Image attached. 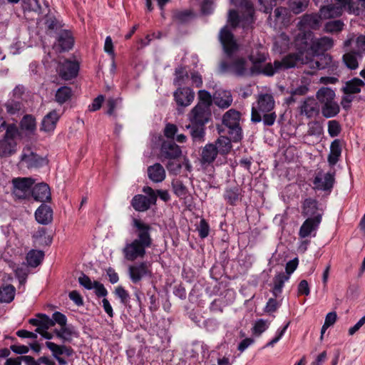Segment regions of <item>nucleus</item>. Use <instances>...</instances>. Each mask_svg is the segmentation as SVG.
<instances>
[{"mask_svg": "<svg viewBox=\"0 0 365 365\" xmlns=\"http://www.w3.org/2000/svg\"><path fill=\"white\" fill-rule=\"evenodd\" d=\"M133 223L137 230L138 238L130 243H128L123 248L125 257L130 261L143 258L145 255L146 248L150 247L152 245L150 235V226L138 219H133Z\"/></svg>", "mask_w": 365, "mask_h": 365, "instance_id": "f257e3e1", "label": "nucleus"}, {"mask_svg": "<svg viewBox=\"0 0 365 365\" xmlns=\"http://www.w3.org/2000/svg\"><path fill=\"white\" fill-rule=\"evenodd\" d=\"M213 99L207 90L197 91V101L187 114V119L193 125L204 126L211 118Z\"/></svg>", "mask_w": 365, "mask_h": 365, "instance_id": "f03ea898", "label": "nucleus"}, {"mask_svg": "<svg viewBox=\"0 0 365 365\" xmlns=\"http://www.w3.org/2000/svg\"><path fill=\"white\" fill-rule=\"evenodd\" d=\"M315 99L321 105V111L326 118H331L337 115L340 107L336 101L335 91L329 87L320 88L315 94Z\"/></svg>", "mask_w": 365, "mask_h": 365, "instance_id": "7ed1b4c3", "label": "nucleus"}, {"mask_svg": "<svg viewBox=\"0 0 365 365\" xmlns=\"http://www.w3.org/2000/svg\"><path fill=\"white\" fill-rule=\"evenodd\" d=\"M274 108V100L272 95L265 93L259 95L257 101L251 110V120L254 123L262 121V115L269 113Z\"/></svg>", "mask_w": 365, "mask_h": 365, "instance_id": "20e7f679", "label": "nucleus"}, {"mask_svg": "<svg viewBox=\"0 0 365 365\" xmlns=\"http://www.w3.org/2000/svg\"><path fill=\"white\" fill-rule=\"evenodd\" d=\"M240 113L234 109L227 110L222 117L223 124L229 128L228 133L234 142L242 138V129L240 126Z\"/></svg>", "mask_w": 365, "mask_h": 365, "instance_id": "39448f33", "label": "nucleus"}, {"mask_svg": "<svg viewBox=\"0 0 365 365\" xmlns=\"http://www.w3.org/2000/svg\"><path fill=\"white\" fill-rule=\"evenodd\" d=\"M19 131L16 125H9L6 130L4 138L0 140V156L8 157L16 151V138Z\"/></svg>", "mask_w": 365, "mask_h": 365, "instance_id": "423d86ee", "label": "nucleus"}, {"mask_svg": "<svg viewBox=\"0 0 365 365\" xmlns=\"http://www.w3.org/2000/svg\"><path fill=\"white\" fill-rule=\"evenodd\" d=\"M218 38L227 56L232 57L240 51V45L227 26H223L220 29Z\"/></svg>", "mask_w": 365, "mask_h": 365, "instance_id": "0eeeda50", "label": "nucleus"}, {"mask_svg": "<svg viewBox=\"0 0 365 365\" xmlns=\"http://www.w3.org/2000/svg\"><path fill=\"white\" fill-rule=\"evenodd\" d=\"M34 183L31 178H16L12 180L14 195L19 199L27 198L31 193V187Z\"/></svg>", "mask_w": 365, "mask_h": 365, "instance_id": "6e6552de", "label": "nucleus"}, {"mask_svg": "<svg viewBox=\"0 0 365 365\" xmlns=\"http://www.w3.org/2000/svg\"><path fill=\"white\" fill-rule=\"evenodd\" d=\"M298 110L300 115L312 119L319 115L321 109L315 98L309 96L301 101Z\"/></svg>", "mask_w": 365, "mask_h": 365, "instance_id": "1a4fd4ad", "label": "nucleus"}, {"mask_svg": "<svg viewBox=\"0 0 365 365\" xmlns=\"http://www.w3.org/2000/svg\"><path fill=\"white\" fill-rule=\"evenodd\" d=\"M294 37L292 45L299 53L302 54L311 50L314 34L312 31H298Z\"/></svg>", "mask_w": 365, "mask_h": 365, "instance_id": "9d476101", "label": "nucleus"}, {"mask_svg": "<svg viewBox=\"0 0 365 365\" xmlns=\"http://www.w3.org/2000/svg\"><path fill=\"white\" fill-rule=\"evenodd\" d=\"M128 274L131 281L137 283L145 277L152 276L151 265L146 262L133 264L128 267Z\"/></svg>", "mask_w": 365, "mask_h": 365, "instance_id": "9b49d317", "label": "nucleus"}, {"mask_svg": "<svg viewBox=\"0 0 365 365\" xmlns=\"http://www.w3.org/2000/svg\"><path fill=\"white\" fill-rule=\"evenodd\" d=\"M195 93L190 87L180 86L173 92V98L178 107L186 108L192 104Z\"/></svg>", "mask_w": 365, "mask_h": 365, "instance_id": "f8f14e48", "label": "nucleus"}, {"mask_svg": "<svg viewBox=\"0 0 365 365\" xmlns=\"http://www.w3.org/2000/svg\"><path fill=\"white\" fill-rule=\"evenodd\" d=\"M248 68L247 61L242 57L235 58L231 64L227 62H222L220 64V69L222 71H230L237 76H245L247 73Z\"/></svg>", "mask_w": 365, "mask_h": 365, "instance_id": "ddd939ff", "label": "nucleus"}, {"mask_svg": "<svg viewBox=\"0 0 365 365\" xmlns=\"http://www.w3.org/2000/svg\"><path fill=\"white\" fill-rule=\"evenodd\" d=\"M321 221L322 215H317L314 217H307L299 228V237L306 238L312 236L315 237L316 231L318 229Z\"/></svg>", "mask_w": 365, "mask_h": 365, "instance_id": "4468645a", "label": "nucleus"}, {"mask_svg": "<svg viewBox=\"0 0 365 365\" xmlns=\"http://www.w3.org/2000/svg\"><path fill=\"white\" fill-rule=\"evenodd\" d=\"M322 17L320 13L304 14L302 16L299 21L297 24L298 31H308L312 29H317L321 24Z\"/></svg>", "mask_w": 365, "mask_h": 365, "instance_id": "2eb2a0df", "label": "nucleus"}, {"mask_svg": "<svg viewBox=\"0 0 365 365\" xmlns=\"http://www.w3.org/2000/svg\"><path fill=\"white\" fill-rule=\"evenodd\" d=\"M79 65L76 61L64 60L58 63L57 71L59 76L64 80L75 78L78 73Z\"/></svg>", "mask_w": 365, "mask_h": 365, "instance_id": "dca6fc26", "label": "nucleus"}, {"mask_svg": "<svg viewBox=\"0 0 365 365\" xmlns=\"http://www.w3.org/2000/svg\"><path fill=\"white\" fill-rule=\"evenodd\" d=\"M290 16V11L287 8L279 6L274 9L273 15L269 16V21L274 27L287 26L289 23Z\"/></svg>", "mask_w": 365, "mask_h": 365, "instance_id": "f3484780", "label": "nucleus"}, {"mask_svg": "<svg viewBox=\"0 0 365 365\" xmlns=\"http://www.w3.org/2000/svg\"><path fill=\"white\" fill-rule=\"evenodd\" d=\"M334 182V173H324L322 171L317 173L313 181L314 189L323 191L330 190Z\"/></svg>", "mask_w": 365, "mask_h": 365, "instance_id": "a211bd4d", "label": "nucleus"}, {"mask_svg": "<svg viewBox=\"0 0 365 365\" xmlns=\"http://www.w3.org/2000/svg\"><path fill=\"white\" fill-rule=\"evenodd\" d=\"M334 46V40L331 37L323 36L316 38L314 37L311 51L314 55H318L330 50Z\"/></svg>", "mask_w": 365, "mask_h": 365, "instance_id": "6ab92c4d", "label": "nucleus"}, {"mask_svg": "<svg viewBox=\"0 0 365 365\" xmlns=\"http://www.w3.org/2000/svg\"><path fill=\"white\" fill-rule=\"evenodd\" d=\"M59 118V113L56 110H51L42 119L40 130L46 133L53 132Z\"/></svg>", "mask_w": 365, "mask_h": 365, "instance_id": "aec40b11", "label": "nucleus"}, {"mask_svg": "<svg viewBox=\"0 0 365 365\" xmlns=\"http://www.w3.org/2000/svg\"><path fill=\"white\" fill-rule=\"evenodd\" d=\"M21 161L29 168H38L44 163V159L33 153L29 148L24 149L21 155Z\"/></svg>", "mask_w": 365, "mask_h": 365, "instance_id": "412c9836", "label": "nucleus"}, {"mask_svg": "<svg viewBox=\"0 0 365 365\" xmlns=\"http://www.w3.org/2000/svg\"><path fill=\"white\" fill-rule=\"evenodd\" d=\"M73 43L74 38L71 31L68 30H61L59 31L56 46H58L61 51L70 50Z\"/></svg>", "mask_w": 365, "mask_h": 365, "instance_id": "4be33fe9", "label": "nucleus"}, {"mask_svg": "<svg viewBox=\"0 0 365 365\" xmlns=\"http://www.w3.org/2000/svg\"><path fill=\"white\" fill-rule=\"evenodd\" d=\"M182 166H185L186 170L189 172L192 170V165L186 156L183 157L182 162L180 160L179 158L168 160L166 168L170 173L176 175L180 173Z\"/></svg>", "mask_w": 365, "mask_h": 365, "instance_id": "5701e85b", "label": "nucleus"}, {"mask_svg": "<svg viewBox=\"0 0 365 365\" xmlns=\"http://www.w3.org/2000/svg\"><path fill=\"white\" fill-rule=\"evenodd\" d=\"M31 195L36 201L45 202L51 199L50 188L46 183L36 185L32 188Z\"/></svg>", "mask_w": 365, "mask_h": 365, "instance_id": "b1692460", "label": "nucleus"}, {"mask_svg": "<svg viewBox=\"0 0 365 365\" xmlns=\"http://www.w3.org/2000/svg\"><path fill=\"white\" fill-rule=\"evenodd\" d=\"M182 155V150L175 143H163L161 147V156L165 159L171 160L178 158Z\"/></svg>", "mask_w": 365, "mask_h": 365, "instance_id": "393cba45", "label": "nucleus"}, {"mask_svg": "<svg viewBox=\"0 0 365 365\" xmlns=\"http://www.w3.org/2000/svg\"><path fill=\"white\" fill-rule=\"evenodd\" d=\"M149 179L156 183L163 182L166 176L165 170L160 163H155L148 168Z\"/></svg>", "mask_w": 365, "mask_h": 365, "instance_id": "a878e982", "label": "nucleus"}, {"mask_svg": "<svg viewBox=\"0 0 365 365\" xmlns=\"http://www.w3.org/2000/svg\"><path fill=\"white\" fill-rule=\"evenodd\" d=\"M317 58L316 60L307 61L304 63L309 64L312 68L324 69L332 64V57L329 54L316 55Z\"/></svg>", "mask_w": 365, "mask_h": 365, "instance_id": "bb28decb", "label": "nucleus"}, {"mask_svg": "<svg viewBox=\"0 0 365 365\" xmlns=\"http://www.w3.org/2000/svg\"><path fill=\"white\" fill-rule=\"evenodd\" d=\"M53 211L51 208L42 204L36 211L35 217L38 222L47 225L52 220Z\"/></svg>", "mask_w": 365, "mask_h": 365, "instance_id": "cd10ccee", "label": "nucleus"}, {"mask_svg": "<svg viewBox=\"0 0 365 365\" xmlns=\"http://www.w3.org/2000/svg\"><path fill=\"white\" fill-rule=\"evenodd\" d=\"M153 200L154 197L148 199L145 195H137L132 200V205L135 210L143 212L148 210L151 205H155Z\"/></svg>", "mask_w": 365, "mask_h": 365, "instance_id": "c85d7f7f", "label": "nucleus"}, {"mask_svg": "<svg viewBox=\"0 0 365 365\" xmlns=\"http://www.w3.org/2000/svg\"><path fill=\"white\" fill-rule=\"evenodd\" d=\"M317 200L311 198L304 200L302 204V215L308 217H314L317 215H322L318 212Z\"/></svg>", "mask_w": 365, "mask_h": 365, "instance_id": "c756f323", "label": "nucleus"}, {"mask_svg": "<svg viewBox=\"0 0 365 365\" xmlns=\"http://www.w3.org/2000/svg\"><path fill=\"white\" fill-rule=\"evenodd\" d=\"M217 150L214 144H207L202 151L201 163L202 164H210L216 158Z\"/></svg>", "mask_w": 365, "mask_h": 365, "instance_id": "7c9ffc66", "label": "nucleus"}, {"mask_svg": "<svg viewBox=\"0 0 365 365\" xmlns=\"http://www.w3.org/2000/svg\"><path fill=\"white\" fill-rule=\"evenodd\" d=\"M20 127L26 135H32L36 130V118L31 115H26L21 119Z\"/></svg>", "mask_w": 365, "mask_h": 365, "instance_id": "2f4dec72", "label": "nucleus"}, {"mask_svg": "<svg viewBox=\"0 0 365 365\" xmlns=\"http://www.w3.org/2000/svg\"><path fill=\"white\" fill-rule=\"evenodd\" d=\"M354 41L355 48L358 53H365V35H359L356 38L353 34L350 35L344 42V47L348 48Z\"/></svg>", "mask_w": 365, "mask_h": 365, "instance_id": "473e14b6", "label": "nucleus"}, {"mask_svg": "<svg viewBox=\"0 0 365 365\" xmlns=\"http://www.w3.org/2000/svg\"><path fill=\"white\" fill-rule=\"evenodd\" d=\"M215 104L220 108H227L232 103V96L228 91H219L215 98Z\"/></svg>", "mask_w": 365, "mask_h": 365, "instance_id": "72a5a7b5", "label": "nucleus"}, {"mask_svg": "<svg viewBox=\"0 0 365 365\" xmlns=\"http://www.w3.org/2000/svg\"><path fill=\"white\" fill-rule=\"evenodd\" d=\"M364 86L365 84L363 81L359 78H354L346 83L343 88V91L346 94H355L359 93Z\"/></svg>", "mask_w": 365, "mask_h": 365, "instance_id": "f704fd0d", "label": "nucleus"}, {"mask_svg": "<svg viewBox=\"0 0 365 365\" xmlns=\"http://www.w3.org/2000/svg\"><path fill=\"white\" fill-rule=\"evenodd\" d=\"M319 13L323 19H334L342 15L336 4L322 6Z\"/></svg>", "mask_w": 365, "mask_h": 365, "instance_id": "c9c22d12", "label": "nucleus"}, {"mask_svg": "<svg viewBox=\"0 0 365 365\" xmlns=\"http://www.w3.org/2000/svg\"><path fill=\"white\" fill-rule=\"evenodd\" d=\"M341 146L337 140H334L330 145V151L328 155V163L331 166H334L339 161L341 155Z\"/></svg>", "mask_w": 365, "mask_h": 365, "instance_id": "e433bc0d", "label": "nucleus"}, {"mask_svg": "<svg viewBox=\"0 0 365 365\" xmlns=\"http://www.w3.org/2000/svg\"><path fill=\"white\" fill-rule=\"evenodd\" d=\"M335 4L340 9V11L343 14L344 11H346L350 14H359L360 9L355 6L353 0H335Z\"/></svg>", "mask_w": 365, "mask_h": 365, "instance_id": "4c0bfd02", "label": "nucleus"}, {"mask_svg": "<svg viewBox=\"0 0 365 365\" xmlns=\"http://www.w3.org/2000/svg\"><path fill=\"white\" fill-rule=\"evenodd\" d=\"M44 257L43 252L41 250H31L26 255V262L29 266L36 267L43 260Z\"/></svg>", "mask_w": 365, "mask_h": 365, "instance_id": "58836bf2", "label": "nucleus"}, {"mask_svg": "<svg viewBox=\"0 0 365 365\" xmlns=\"http://www.w3.org/2000/svg\"><path fill=\"white\" fill-rule=\"evenodd\" d=\"M274 41V48L278 52L281 53L289 48V38L284 33L276 36Z\"/></svg>", "mask_w": 365, "mask_h": 365, "instance_id": "ea45409f", "label": "nucleus"}, {"mask_svg": "<svg viewBox=\"0 0 365 365\" xmlns=\"http://www.w3.org/2000/svg\"><path fill=\"white\" fill-rule=\"evenodd\" d=\"M231 138H228L226 136H220L215 141V146L217 150V153L219 152L220 154L226 155L230 152L232 149Z\"/></svg>", "mask_w": 365, "mask_h": 365, "instance_id": "a19ab883", "label": "nucleus"}, {"mask_svg": "<svg viewBox=\"0 0 365 365\" xmlns=\"http://www.w3.org/2000/svg\"><path fill=\"white\" fill-rule=\"evenodd\" d=\"M55 334L63 341H70L72 336L76 335V332L72 326H62L60 329H55Z\"/></svg>", "mask_w": 365, "mask_h": 365, "instance_id": "79ce46f5", "label": "nucleus"}, {"mask_svg": "<svg viewBox=\"0 0 365 365\" xmlns=\"http://www.w3.org/2000/svg\"><path fill=\"white\" fill-rule=\"evenodd\" d=\"M12 270L15 272L16 277L18 278L20 284H24L26 281L29 269L25 264L11 265Z\"/></svg>", "mask_w": 365, "mask_h": 365, "instance_id": "37998d69", "label": "nucleus"}, {"mask_svg": "<svg viewBox=\"0 0 365 365\" xmlns=\"http://www.w3.org/2000/svg\"><path fill=\"white\" fill-rule=\"evenodd\" d=\"M16 289L12 285H6L0 289V302L9 303L15 296Z\"/></svg>", "mask_w": 365, "mask_h": 365, "instance_id": "c03bdc74", "label": "nucleus"}, {"mask_svg": "<svg viewBox=\"0 0 365 365\" xmlns=\"http://www.w3.org/2000/svg\"><path fill=\"white\" fill-rule=\"evenodd\" d=\"M289 279V276H287L284 273H278L274 278V287L272 292L277 296L278 294L282 292V289L284 287V283Z\"/></svg>", "mask_w": 365, "mask_h": 365, "instance_id": "a18cd8bd", "label": "nucleus"}, {"mask_svg": "<svg viewBox=\"0 0 365 365\" xmlns=\"http://www.w3.org/2000/svg\"><path fill=\"white\" fill-rule=\"evenodd\" d=\"M269 326V322L267 320L259 319L254 322L252 332L254 335L259 336L268 329Z\"/></svg>", "mask_w": 365, "mask_h": 365, "instance_id": "49530a36", "label": "nucleus"}, {"mask_svg": "<svg viewBox=\"0 0 365 365\" xmlns=\"http://www.w3.org/2000/svg\"><path fill=\"white\" fill-rule=\"evenodd\" d=\"M343 61L346 67L351 70H355L359 66L356 53L355 52L350 51L346 53L343 56Z\"/></svg>", "mask_w": 365, "mask_h": 365, "instance_id": "de8ad7c7", "label": "nucleus"}, {"mask_svg": "<svg viewBox=\"0 0 365 365\" xmlns=\"http://www.w3.org/2000/svg\"><path fill=\"white\" fill-rule=\"evenodd\" d=\"M44 3V0H23V8L24 10L41 13V5Z\"/></svg>", "mask_w": 365, "mask_h": 365, "instance_id": "09e8293b", "label": "nucleus"}, {"mask_svg": "<svg viewBox=\"0 0 365 365\" xmlns=\"http://www.w3.org/2000/svg\"><path fill=\"white\" fill-rule=\"evenodd\" d=\"M71 96V88L67 86H63L57 90L56 93V100L58 103L62 104L70 99Z\"/></svg>", "mask_w": 365, "mask_h": 365, "instance_id": "8fccbe9b", "label": "nucleus"}, {"mask_svg": "<svg viewBox=\"0 0 365 365\" xmlns=\"http://www.w3.org/2000/svg\"><path fill=\"white\" fill-rule=\"evenodd\" d=\"M300 57L295 55H290L284 58L281 61H279L281 71L295 67Z\"/></svg>", "mask_w": 365, "mask_h": 365, "instance_id": "3c124183", "label": "nucleus"}, {"mask_svg": "<svg viewBox=\"0 0 365 365\" xmlns=\"http://www.w3.org/2000/svg\"><path fill=\"white\" fill-rule=\"evenodd\" d=\"M344 23L341 20H334L327 22L324 25V31L327 33H337L343 30Z\"/></svg>", "mask_w": 365, "mask_h": 365, "instance_id": "603ef678", "label": "nucleus"}, {"mask_svg": "<svg viewBox=\"0 0 365 365\" xmlns=\"http://www.w3.org/2000/svg\"><path fill=\"white\" fill-rule=\"evenodd\" d=\"M309 2V0H289V6L294 14H298L307 8Z\"/></svg>", "mask_w": 365, "mask_h": 365, "instance_id": "864d4df0", "label": "nucleus"}, {"mask_svg": "<svg viewBox=\"0 0 365 365\" xmlns=\"http://www.w3.org/2000/svg\"><path fill=\"white\" fill-rule=\"evenodd\" d=\"M175 78L173 83L175 85L180 86L183 84L188 78V73L182 67H178L175 71Z\"/></svg>", "mask_w": 365, "mask_h": 365, "instance_id": "5fc2aeb1", "label": "nucleus"}, {"mask_svg": "<svg viewBox=\"0 0 365 365\" xmlns=\"http://www.w3.org/2000/svg\"><path fill=\"white\" fill-rule=\"evenodd\" d=\"M240 23V17L238 14L235 10H230L229 11V15L227 21L226 25L224 26H227V29L232 31V29L236 28Z\"/></svg>", "mask_w": 365, "mask_h": 365, "instance_id": "6e6d98bb", "label": "nucleus"}, {"mask_svg": "<svg viewBox=\"0 0 365 365\" xmlns=\"http://www.w3.org/2000/svg\"><path fill=\"white\" fill-rule=\"evenodd\" d=\"M174 193L181 197L185 198L187 195V189L180 181H175L172 183Z\"/></svg>", "mask_w": 365, "mask_h": 365, "instance_id": "4d7b16f0", "label": "nucleus"}, {"mask_svg": "<svg viewBox=\"0 0 365 365\" xmlns=\"http://www.w3.org/2000/svg\"><path fill=\"white\" fill-rule=\"evenodd\" d=\"M224 197L230 205H234L239 197L238 189L237 187L226 189Z\"/></svg>", "mask_w": 365, "mask_h": 365, "instance_id": "13d9d810", "label": "nucleus"}, {"mask_svg": "<svg viewBox=\"0 0 365 365\" xmlns=\"http://www.w3.org/2000/svg\"><path fill=\"white\" fill-rule=\"evenodd\" d=\"M45 25L48 31L58 32L62 27L61 24L53 16H46Z\"/></svg>", "mask_w": 365, "mask_h": 365, "instance_id": "bf43d9fd", "label": "nucleus"}, {"mask_svg": "<svg viewBox=\"0 0 365 365\" xmlns=\"http://www.w3.org/2000/svg\"><path fill=\"white\" fill-rule=\"evenodd\" d=\"M279 71H281V69L279 61H275L273 64L270 63L266 64L262 69L263 73L269 76H273Z\"/></svg>", "mask_w": 365, "mask_h": 365, "instance_id": "052dcab7", "label": "nucleus"}, {"mask_svg": "<svg viewBox=\"0 0 365 365\" xmlns=\"http://www.w3.org/2000/svg\"><path fill=\"white\" fill-rule=\"evenodd\" d=\"M308 135H320L323 133V127L317 121H312L307 124Z\"/></svg>", "mask_w": 365, "mask_h": 365, "instance_id": "680f3d73", "label": "nucleus"}, {"mask_svg": "<svg viewBox=\"0 0 365 365\" xmlns=\"http://www.w3.org/2000/svg\"><path fill=\"white\" fill-rule=\"evenodd\" d=\"M193 16L190 11H180L175 15L174 19L178 24H183L192 19Z\"/></svg>", "mask_w": 365, "mask_h": 365, "instance_id": "e2e57ef3", "label": "nucleus"}, {"mask_svg": "<svg viewBox=\"0 0 365 365\" xmlns=\"http://www.w3.org/2000/svg\"><path fill=\"white\" fill-rule=\"evenodd\" d=\"M186 129L191 130V136L194 139L202 138L205 133L204 126L201 125H186Z\"/></svg>", "mask_w": 365, "mask_h": 365, "instance_id": "0e129e2a", "label": "nucleus"}, {"mask_svg": "<svg viewBox=\"0 0 365 365\" xmlns=\"http://www.w3.org/2000/svg\"><path fill=\"white\" fill-rule=\"evenodd\" d=\"M46 347L52 352V356L56 358L63 354V347L51 341L46 342Z\"/></svg>", "mask_w": 365, "mask_h": 365, "instance_id": "69168bd1", "label": "nucleus"}, {"mask_svg": "<svg viewBox=\"0 0 365 365\" xmlns=\"http://www.w3.org/2000/svg\"><path fill=\"white\" fill-rule=\"evenodd\" d=\"M197 230L200 238L204 239L208 236L210 232V226L204 218L200 220L199 227Z\"/></svg>", "mask_w": 365, "mask_h": 365, "instance_id": "338daca9", "label": "nucleus"}, {"mask_svg": "<svg viewBox=\"0 0 365 365\" xmlns=\"http://www.w3.org/2000/svg\"><path fill=\"white\" fill-rule=\"evenodd\" d=\"M5 107L8 113L14 115L21 110V105L19 102L11 100L7 101L5 104Z\"/></svg>", "mask_w": 365, "mask_h": 365, "instance_id": "774afa93", "label": "nucleus"}]
</instances>
